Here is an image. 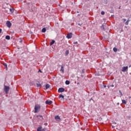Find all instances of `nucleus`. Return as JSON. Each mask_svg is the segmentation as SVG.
<instances>
[{
	"label": "nucleus",
	"mask_w": 131,
	"mask_h": 131,
	"mask_svg": "<svg viewBox=\"0 0 131 131\" xmlns=\"http://www.w3.org/2000/svg\"><path fill=\"white\" fill-rule=\"evenodd\" d=\"M34 113H37V112H39L40 111V105L36 104L34 107Z\"/></svg>",
	"instance_id": "nucleus-1"
},
{
	"label": "nucleus",
	"mask_w": 131,
	"mask_h": 131,
	"mask_svg": "<svg viewBox=\"0 0 131 131\" xmlns=\"http://www.w3.org/2000/svg\"><path fill=\"white\" fill-rule=\"evenodd\" d=\"M4 91L6 94H8V92L10 91V87H9V86H6V85H4Z\"/></svg>",
	"instance_id": "nucleus-2"
},
{
	"label": "nucleus",
	"mask_w": 131,
	"mask_h": 131,
	"mask_svg": "<svg viewBox=\"0 0 131 131\" xmlns=\"http://www.w3.org/2000/svg\"><path fill=\"white\" fill-rule=\"evenodd\" d=\"M72 35H73L72 33H70L68 34V35L67 36V38H68V39H70V38H71L72 37Z\"/></svg>",
	"instance_id": "nucleus-3"
},
{
	"label": "nucleus",
	"mask_w": 131,
	"mask_h": 131,
	"mask_svg": "<svg viewBox=\"0 0 131 131\" xmlns=\"http://www.w3.org/2000/svg\"><path fill=\"white\" fill-rule=\"evenodd\" d=\"M6 25L7 27H8L9 28H10L12 26V23H11L10 21H7L6 22Z\"/></svg>",
	"instance_id": "nucleus-4"
},
{
	"label": "nucleus",
	"mask_w": 131,
	"mask_h": 131,
	"mask_svg": "<svg viewBox=\"0 0 131 131\" xmlns=\"http://www.w3.org/2000/svg\"><path fill=\"white\" fill-rule=\"evenodd\" d=\"M127 69H128V67H123V68L121 70V71H122V72H125V71H126V70H127Z\"/></svg>",
	"instance_id": "nucleus-5"
},
{
	"label": "nucleus",
	"mask_w": 131,
	"mask_h": 131,
	"mask_svg": "<svg viewBox=\"0 0 131 131\" xmlns=\"http://www.w3.org/2000/svg\"><path fill=\"white\" fill-rule=\"evenodd\" d=\"M64 91H65V89L63 88H60L58 89V92L59 93H63V92H64Z\"/></svg>",
	"instance_id": "nucleus-6"
},
{
	"label": "nucleus",
	"mask_w": 131,
	"mask_h": 131,
	"mask_svg": "<svg viewBox=\"0 0 131 131\" xmlns=\"http://www.w3.org/2000/svg\"><path fill=\"white\" fill-rule=\"evenodd\" d=\"M46 104H47L48 105H51V104H52L53 101H49V100H47L45 102Z\"/></svg>",
	"instance_id": "nucleus-7"
},
{
	"label": "nucleus",
	"mask_w": 131,
	"mask_h": 131,
	"mask_svg": "<svg viewBox=\"0 0 131 131\" xmlns=\"http://www.w3.org/2000/svg\"><path fill=\"white\" fill-rule=\"evenodd\" d=\"M55 119H56V120H61V118H60V117L59 116H55Z\"/></svg>",
	"instance_id": "nucleus-8"
},
{
	"label": "nucleus",
	"mask_w": 131,
	"mask_h": 131,
	"mask_svg": "<svg viewBox=\"0 0 131 131\" xmlns=\"http://www.w3.org/2000/svg\"><path fill=\"white\" fill-rule=\"evenodd\" d=\"M60 71H61V73H64V67L63 66H61Z\"/></svg>",
	"instance_id": "nucleus-9"
},
{
	"label": "nucleus",
	"mask_w": 131,
	"mask_h": 131,
	"mask_svg": "<svg viewBox=\"0 0 131 131\" xmlns=\"http://www.w3.org/2000/svg\"><path fill=\"white\" fill-rule=\"evenodd\" d=\"M38 118H39V119H40V120H42L43 119V118H42V116L41 115H39L37 116Z\"/></svg>",
	"instance_id": "nucleus-10"
},
{
	"label": "nucleus",
	"mask_w": 131,
	"mask_h": 131,
	"mask_svg": "<svg viewBox=\"0 0 131 131\" xmlns=\"http://www.w3.org/2000/svg\"><path fill=\"white\" fill-rule=\"evenodd\" d=\"M46 31H47V29H46V28H43L42 29L41 32H43V33H45Z\"/></svg>",
	"instance_id": "nucleus-11"
},
{
	"label": "nucleus",
	"mask_w": 131,
	"mask_h": 131,
	"mask_svg": "<svg viewBox=\"0 0 131 131\" xmlns=\"http://www.w3.org/2000/svg\"><path fill=\"white\" fill-rule=\"evenodd\" d=\"M50 86H51V85H50V84H47L46 85V90H48V89H50Z\"/></svg>",
	"instance_id": "nucleus-12"
},
{
	"label": "nucleus",
	"mask_w": 131,
	"mask_h": 131,
	"mask_svg": "<svg viewBox=\"0 0 131 131\" xmlns=\"http://www.w3.org/2000/svg\"><path fill=\"white\" fill-rule=\"evenodd\" d=\"M6 39H7L8 40H9V39H10L11 37H10V36L9 35H7L5 37Z\"/></svg>",
	"instance_id": "nucleus-13"
},
{
	"label": "nucleus",
	"mask_w": 131,
	"mask_h": 131,
	"mask_svg": "<svg viewBox=\"0 0 131 131\" xmlns=\"http://www.w3.org/2000/svg\"><path fill=\"white\" fill-rule=\"evenodd\" d=\"M55 43V40H53L51 42H50V46H53Z\"/></svg>",
	"instance_id": "nucleus-14"
},
{
	"label": "nucleus",
	"mask_w": 131,
	"mask_h": 131,
	"mask_svg": "<svg viewBox=\"0 0 131 131\" xmlns=\"http://www.w3.org/2000/svg\"><path fill=\"white\" fill-rule=\"evenodd\" d=\"M122 102L123 104H125V105H126V101H125V100L124 99H122Z\"/></svg>",
	"instance_id": "nucleus-15"
},
{
	"label": "nucleus",
	"mask_w": 131,
	"mask_h": 131,
	"mask_svg": "<svg viewBox=\"0 0 131 131\" xmlns=\"http://www.w3.org/2000/svg\"><path fill=\"white\" fill-rule=\"evenodd\" d=\"M66 84H70V81H68V80H66Z\"/></svg>",
	"instance_id": "nucleus-16"
},
{
	"label": "nucleus",
	"mask_w": 131,
	"mask_h": 131,
	"mask_svg": "<svg viewBox=\"0 0 131 131\" xmlns=\"http://www.w3.org/2000/svg\"><path fill=\"white\" fill-rule=\"evenodd\" d=\"M113 51H114V52H115V53H116V52H117V48L114 47V48H113Z\"/></svg>",
	"instance_id": "nucleus-17"
},
{
	"label": "nucleus",
	"mask_w": 131,
	"mask_h": 131,
	"mask_svg": "<svg viewBox=\"0 0 131 131\" xmlns=\"http://www.w3.org/2000/svg\"><path fill=\"white\" fill-rule=\"evenodd\" d=\"M69 54V50H66V56H68Z\"/></svg>",
	"instance_id": "nucleus-18"
},
{
	"label": "nucleus",
	"mask_w": 131,
	"mask_h": 131,
	"mask_svg": "<svg viewBox=\"0 0 131 131\" xmlns=\"http://www.w3.org/2000/svg\"><path fill=\"white\" fill-rule=\"evenodd\" d=\"M36 85H37V88H40V86H41V84H40V83H39V84L37 83Z\"/></svg>",
	"instance_id": "nucleus-19"
},
{
	"label": "nucleus",
	"mask_w": 131,
	"mask_h": 131,
	"mask_svg": "<svg viewBox=\"0 0 131 131\" xmlns=\"http://www.w3.org/2000/svg\"><path fill=\"white\" fill-rule=\"evenodd\" d=\"M37 131H41V127H39L37 129Z\"/></svg>",
	"instance_id": "nucleus-20"
},
{
	"label": "nucleus",
	"mask_w": 131,
	"mask_h": 131,
	"mask_svg": "<svg viewBox=\"0 0 131 131\" xmlns=\"http://www.w3.org/2000/svg\"><path fill=\"white\" fill-rule=\"evenodd\" d=\"M128 22H129V19L127 20V21L125 22V25H128Z\"/></svg>",
	"instance_id": "nucleus-21"
},
{
	"label": "nucleus",
	"mask_w": 131,
	"mask_h": 131,
	"mask_svg": "<svg viewBox=\"0 0 131 131\" xmlns=\"http://www.w3.org/2000/svg\"><path fill=\"white\" fill-rule=\"evenodd\" d=\"M59 98H62V99H64V96L61 94L59 95Z\"/></svg>",
	"instance_id": "nucleus-22"
},
{
	"label": "nucleus",
	"mask_w": 131,
	"mask_h": 131,
	"mask_svg": "<svg viewBox=\"0 0 131 131\" xmlns=\"http://www.w3.org/2000/svg\"><path fill=\"white\" fill-rule=\"evenodd\" d=\"M10 12H11V13H13V12H14V9L11 8V9H10Z\"/></svg>",
	"instance_id": "nucleus-23"
},
{
	"label": "nucleus",
	"mask_w": 131,
	"mask_h": 131,
	"mask_svg": "<svg viewBox=\"0 0 131 131\" xmlns=\"http://www.w3.org/2000/svg\"><path fill=\"white\" fill-rule=\"evenodd\" d=\"M119 94H120L121 96L120 97H122L123 95H122V92H121V91L119 90Z\"/></svg>",
	"instance_id": "nucleus-24"
},
{
	"label": "nucleus",
	"mask_w": 131,
	"mask_h": 131,
	"mask_svg": "<svg viewBox=\"0 0 131 131\" xmlns=\"http://www.w3.org/2000/svg\"><path fill=\"white\" fill-rule=\"evenodd\" d=\"M101 15H105V12L104 11H101Z\"/></svg>",
	"instance_id": "nucleus-25"
},
{
	"label": "nucleus",
	"mask_w": 131,
	"mask_h": 131,
	"mask_svg": "<svg viewBox=\"0 0 131 131\" xmlns=\"http://www.w3.org/2000/svg\"><path fill=\"white\" fill-rule=\"evenodd\" d=\"M84 69H83L82 70V72H81V74H83V73H84Z\"/></svg>",
	"instance_id": "nucleus-26"
},
{
	"label": "nucleus",
	"mask_w": 131,
	"mask_h": 131,
	"mask_svg": "<svg viewBox=\"0 0 131 131\" xmlns=\"http://www.w3.org/2000/svg\"><path fill=\"white\" fill-rule=\"evenodd\" d=\"M123 21H124V22H125V21H126V19H125V18H123Z\"/></svg>",
	"instance_id": "nucleus-27"
},
{
	"label": "nucleus",
	"mask_w": 131,
	"mask_h": 131,
	"mask_svg": "<svg viewBox=\"0 0 131 131\" xmlns=\"http://www.w3.org/2000/svg\"><path fill=\"white\" fill-rule=\"evenodd\" d=\"M102 28L103 30H105V28H104V26H102Z\"/></svg>",
	"instance_id": "nucleus-28"
},
{
	"label": "nucleus",
	"mask_w": 131,
	"mask_h": 131,
	"mask_svg": "<svg viewBox=\"0 0 131 131\" xmlns=\"http://www.w3.org/2000/svg\"><path fill=\"white\" fill-rule=\"evenodd\" d=\"M110 86H111L112 88H114V84H112V85H111Z\"/></svg>",
	"instance_id": "nucleus-29"
},
{
	"label": "nucleus",
	"mask_w": 131,
	"mask_h": 131,
	"mask_svg": "<svg viewBox=\"0 0 131 131\" xmlns=\"http://www.w3.org/2000/svg\"><path fill=\"white\" fill-rule=\"evenodd\" d=\"M2 29H0V33H2Z\"/></svg>",
	"instance_id": "nucleus-30"
},
{
	"label": "nucleus",
	"mask_w": 131,
	"mask_h": 131,
	"mask_svg": "<svg viewBox=\"0 0 131 131\" xmlns=\"http://www.w3.org/2000/svg\"><path fill=\"white\" fill-rule=\"evenodd\" d=\"M112 128H115V127L114 126H112Z\"/></svg>",
	"instance_id": "nucleus-31"
},
{
	"label": "nucleus",
	"mask_w": 131,
	"mask_h": 131,
	"mask_svg": "<svg viewBox=\"0 0 131 131\" xmlns=\"http://www.w3.org/2000/svg\"><path fill=\"white\" fill-rule=\"evenodd\" d=\"M103 86L104 88H106L107 86L106 85H104Z\"/></svg>",
	"instance_id": "nucleus-32"
},
{
	"label": "nucleus",
	"mask_w": 131,
	"mask_h": 131,
	"mask_svg": "<svg viewBox=\"0 0 131 131\" xmlns=\"http://www.w3.org/2000/svg\"><path fill=\"white\" fill-rule=\"evenodd\" d=\"M119 9H121V6H120V7H119Z\"/></svg>",
	"instance_id": "nucleus-33"
},
{
	"label": "nucleus",
	"mask_w": 131,
	"mask_h": 131,
	"mask_svg": "<svg viewBox=\"0 0 131 131\" xmlns=\"http://www.w3.org/2000/svg\"><path fill=\"white\" fill-rule=\"evenodd\" d=\"M79 26H81V25H80V24H78Z\"/></svg>",
	"instance_id": "nucleus-34"
},
{
	"label": "nucleus",
	"mask_w": 131,
	"mask_h": 131,
	"mask_svg": "<svg viewBox=\"0 0 131 131\" xmlns=\"http://www.w3.org/2000/svg\"><path fill=\"white\" fill-rule=\"evenodd\" d=\"M2 104V101L0 100V105Z\"/></svg>",
	"instance_id": "nucleus-35"
},
{
	"label": "nucleus",
	"mask_w": 131,
	"mask_h": 131,
	"mask_svg": "<svg viewBox=\"0 0 131 131\" xmlns=\"http://www.w3.org/2000/svg\"><path fill=\"white\" fill-rule=\"evenodd\" d=\"M117 105H119V102H118V103H117Z\"/></svg>",
	"instance_id": "nucleus-36"
},
{
	"label": "nucleus",
	"mask_w": 131,
	"mask_h": 131,
	"mask_svg": "<svg viewBox=\"0 0 131 131\" xmlns=\"http://www.w3.org/2000/svg\"><path fill=\"white\" fill-rule=\"evenodd\" d=\"M130 67H131V65L129 66V68H130Z\"/></svg>",
	"instance_id": "nucleus-37"
},
{
	"label": "nucleus",
	"mask_w": 131,
	"mask_h": 131,
	"mask_svg": "<svg viewBox=\"0 0 131 131\" xmlns=\"http://www.w3.org/2000/svg\"><path fill=\"white\" fill-rule=\"evenodd\" d=\"M77 84H79V82H78V83H77Z\"/></svg>",
	"instance_id": "nucleus-38"
},
{
	"label": "nucleus",
	"mask_w": 131,
	"mask_h": 131,
	"mask_svg": "<svg viewBox=\"0 0 131 131\" xmlns=\"http://www.w3.org/2000/svg\"><path fill=\"white\" fill-rule=\"evenodd\" d=\"M39 71H40V72H41V70H39Z\"/></svg>",
	"instance_id": "nucleus-39"
},
{
	"label": "nucleus",
	"mask_w": 131,
	"mask_h": 131,
	"mask_svg": "<svg viewBox=\"0 0 131 131\" xmlns=\"http://www.w3.org/2000/svg\"><path fill=\"white\" fill-rule=\"evenodd\" d=\"M107 87H108V88H110V86H109L108 85L107 86Z\"/></svg>",
	"instance_id": "nucleus-40"
},
{
	"label": "nucleus",
	"mask_w": 131,
	"mask_h": 131,
	"mask_svg": "<svg viewBox=\"0 0 131 131\" xmlns=\"http://www.w3.org/2000/svg\"><path fill=\"white\" fill-rule=\"evenodd\" d=\"M125 27V28H127V27Z\"/></svg>",
	"instance_id": "nucleus-41"
},
{
	"label": "nucleus",
	"mask_w": 131,
	"mask_h": 131,
	"mask_svg": "<svg viewBox=\"0 0 131 131\" xmlns=\"http://www.w3.org/2000/svg\"><path fill=\"white\" fill-rule=\"evenodd\" d=\"M91 100H93V99H92V98H91V99H90V101H91Z\"/></svg>",
	"instance_id": "nucleus-42"
},
{
	"label": "nucleus",
	"mask_w": 131,
	"mask_h": 131,
	"mask_svg": "<svg viewBox=\"0 0 131 131\" xmlns=\"http://www.w3.org/2000/svg\"><path fill=\"white\" fill-rule=\"evenodd\" d=\"M45 125H46L47 124V123H45Z\"/></svg>",
	"instance_id": "nucleus-43"
},
{
	"label": "nucleus",
	"mask_w": 131,
	"mask_h": 131,
	"mask_svg": "<svg viewBox=\"0 0 131 131\" xmlns=\"http://www.w3.org/2000/svg\"><path fill=\"white\" fill-rule=\"evenodd\" d=\"M5 66H7V64H5Z\"/></svg>",
	"instance_id": "nucleus-44"
}]
</instances>
